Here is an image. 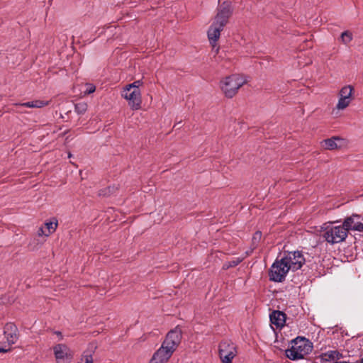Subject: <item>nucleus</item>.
<instances>
[{"mask_svg": "<svg viewBox=\"0 0 363 363\" xmlns=\"http://www.w3.org/2000/svg\"><path fill=\"white\" fill-rule=\"evenodd\" d=\"M4 333L9 345L15 344L18 339V328L12 323H9L4 326Z\"/></svg>", "mask_w": 363, "mask_h": 363, "instance_id": "nucleus-12", "label": "nucleus"}, {"mask_svg": "<svg viewBox=\"0 0 363 363\" xmlns=\"http://www.w3.org/2000/svg\"><path fill=\"white\" fill-rule=\"evenodd\" d=\"M354 89L352 85L342 86L337 94L338 101L332 111V114L337 116L339 111L345 110L354 99Z\"/></svg>", "mask_w": 363, "mask_h": 363, "instance_id": "nucleus-6", "label": "nucleus"}, {"mask_svg": "<svg viewBox=\"0 0 363 363\" xmlns=\"http://www.w3.org/2000/svg\"><path fill=\"white\" fill-rule=\"evenodd\" d=\"M55 357L57 363H65L72 358L69 348L62 344H58L53 348Z\"/></svg>", "mask_w": 363, "mask_h": 363, "instance_id": "nucleus-11", "label": "nucleus"}, {"mask_svg": "<svg viewBox=\"0 0 363 363\" xmlns=\"http://www.w3.org/2000/svg\"><path fill=\"white\" fill-rule=\"evenodd\" d=\"M218 354L222 363H233L238 354L236 345L229 340L222 341L219 345Z\"/></svg>", "mask_w": 363, "mask_h": 363, "instance_id": "nucleus-8", "label": "nucleus"}, {"mask_svg": "<svg viewBox=\"0 0 363 363\" xmlns=\"http://www.w3.org/2000/svg\"><path fill=\"white\" fill-rule=\"evenodd\" d=\"M79 363H93L92 352L86 351L82 355Z\"/></svg>", "mask_w": 363, "mask_h": 363, "instance_id": "nucleus-19", "label": "nucleus"}, {"mask_svg": "<svg viewBox=\"0 0 363 363\" xmlns=\"http://www.w3.org/2000/svg\"><path fill=\"white\" fill-rule=\"evenodd\" d=\"M246 82L247 79L244 76L233 74L221 80L220 86L225 96L232 98Z\"/></svg>", "mask_w": 363, "mask_h": 363, "instance_id": "nucleus-4", "label": "nucleus"}, {"mask_svg": "<svg viewBox=\"0 0 363 363\" xmlns=\"http://www.w3.org/2000/svg\"><path fill=\"white\" fill-rule=\"evenodd\" d=\"M57 222L50 221L45 223V225L39 228L38 230V235L39 236H48L51 233H54L57 228Z\"/></svg>", "mask_w": 363, "mask_h": 363, "instance_id": "nucleus-16", "label": "nucleus"}, {"mask_svg": "<svg viewBox=\"0 0 363 363\" xmlns=\"http://www.w3.org/2000/svg\"><path fill=\"white\" fill-rule=\"evenodd\" d=\"M10 350V347H0V352H7Z\"/></svg>", "mask_w": 363, "mask_h": 363, "instance_id": "nucleus-26", "label": "nucleus"}, {"mask_svg": "<svg viewBox=\"0 0 363 363\" xmlns=\"http://www.w3.org/2000/svg\"><path fill=\"white\" fill-rule=\"evenodd\" d=\"M311 351V346L305 338H296L290 349L286 350V357L291 360L303 359Z\"/></svg>", "mask_w": 363, "mask_h": 363, "instance_id": "nucleus-5", "label": "nucleus"}, {"mask_svg": "<svg viewBox=\"0 0 363 363\" xmlns=\"http://www.w3.org/2000/svg\"><path fill=\"white\" fill-rule=\"evenodd\" d=\"M320 357L323 362H328L340 359L342 357V354L337 350H328L322 353Z\"/></svg>", "mask_w": 363, "mask_h": 363, "instance_id": "nucleus-17", "label": "nucleus"}, {"mask_svg": "<svg viewBox=\"0 0 363 363\" xmlns=\"http://www.w3.org/2000/svg\"><path fill=\"white\" fill-rule=\"evenodd\" d=\"M352 40V34L350 32L346 30L341 34V40L344 44H348Z\"/></svg>", "mask_w": 363, "mask_h": 363, "instance_id": "nucleus-20", "label": "nucleus"}, {"mask_svg": "<svg viewBox=\"0 0 363 363\" xmlns=\"http://www.w3.org/2000/svg\"><path fill=\"white\" fill-rule=\"evenodd\" d=\"M343 226L347 228V231L350 230L362 231L363 224L359 221V216L357 215H352L347 218L343 222Z\"/></svg>", "mask_w": 363, "mask_h": 363, "instance_id": "nucleus-13", "label": "nucleus"}, {"mask_svg": "<svg viewBox=\"0 0 363 363\" xmlns=\"http://www.w3.org/2000/svg\"><path fill=\"white\" fill-rule=\"evenodd\" d=\"M143 84V82L141 80H137V81H135L132 84H129L128 85L125 86V87H128L129 89H139V86H141Z\"/></svg>", "mask_w": 363, "mask_h": 363, "instance_id": "nucleus-24", "label": "nucleus"}, {"mask_svg": "<svg viewBox=\"0 0 363 363\" xmlns=\"http://www.w3.org/2000/svg\"><path fill=\"white\" fill-rule=\"evenodd\" d=\"M270 321L272 325L277 329L281 328L286 322V315L284 313L279 311H273L269 315Z\"/></svg>", "mask_w": 363, "mask_h": 363, "instance_id": "nucleus-15", "label": "nucleus"}, {"mask_svg": "<svg viewBox=\"0 0 363 363\" xmlns=\"http://www.w3.org/2000/svg\"><path fill=\"white\" fill-rule=\"evenodd\" d=\"M121 96L128 101V105L133 110H138L141 108L142 97L140 89H133L124 87Z\"/></svg>", "mask_w": 363, "mask_h": 363, "instance_id": "nucleus-10", "label": "nucleus"}, {"mask_svg": "<svg viewBox=\"0 0 363 363\" xmlns=\"http://www.w3.org/2000/svg\"><path fill=\"white\" fill-rule=\"evenodd\" d=\"M281 258L289 269L292 271L301 269L306 261L303 254L299 251L284 252Z\"/></svg>", "mask_w": 363, "mask_h": 363, "instance_id": "nucleus-9", "label": "nucleus"}, {"mask_svg": "<svg viewBox=\"0 0 363 363\" xmlns=\"http://www.w3.org/2000/svg\"><path fill=\"white\" fill-rule=\"evenodd\" d=\"M87 109V105L85 103H79L75 105V111L78 114H83Z\"/></svg>", "mask_w": 363, "mask_h": 363, "instance_id": "nucleus-21", "label": "nucleus"}, {"mask_svg": "<svg viewBox=\"0 0 363 363\" xmlns=\"http://www.w3.org/2000/svg\"><path fill=\"white\" fill-rule=\"evenodd\" d=\"M289 269L282 258L277 259L271 266L269 277L271 281L281 282L285 279Z\"/></svg>", "mask_w": 363, "mask_h": 363, "instance_id": "nucleus-7", "label": "nucleus"}, {"mask_svg": "<svg viewBox=\"0 0 363 363\" xmlns=\"http://www.w3.org/2000/svg\"><path fill=\"white\" fill-rule=\"evenodd\" d=\"M85 88L86 89L84 91V94H92L96 90V87L94 84H86L85 85Z\"/></svg>", "mask_w": 363, "mask_h": 363, "instance_id": "nucleus-22", "label": "nucleus"}, {"mask_svg": "<svg viewBox=\"0 0 363 363\" xmlns=\"http://www.w3.org/2000/svg\"><path fill=\"white\" fill-rule=\"evenodd\" d=\"M68 157H72V155H71L70 153H69Z\"/></svg>", "mask_w": 363, "mask_h": 363, "instance_id": "nucleus-27", "label": "nucleus"}, {"mask_svg": "<svg viewBox=\"0 0 363 363\" xmlns=\"http://www.w3.org/2000/svg\"><path fill=\"white\" fill-rule=\"evenodd\" d=\"M344 145V140L338 137H333L329 139L324 140L321 142V146L329 150H333L342 147Z\"/></svg>", "mask_w": 363, "mask_h": 363, "instance_id": "nucleus-14", "label": "nucleus"}, {"mask_svg": "<svg viewBox=\"0 0 363 363\" xmlns=\"http://www.w3.org/2000/svg\"><path fill=\"white\" fill-rule=\"evenodd\" d=\"M361 362L363 363V358L362 359Z\"/></svg>", "mask_w": 363, "mask_h": 363, "instance_id": "nucleus-28", "label": "nucleus"}, {"mask_svg": "<svg viewBox=\"0 0 363 363\" xmlns=\"http://www.w3.org/2000/svg\"><path fill=\"white\" fill-rule=\"evenodd\" d=\"M48 104H49V101L35 100V101L23 103L21 104V106L28 107V108H42Z\"/></svg>", "mask_w": 363, "mask_h": 363, "instance_id": "nucleus-18", "label": "nucleus"}, {"mask_svg": "<svg viewBox=\"0 0 363 363\" xmlns=\"http://www.w3.org/2000/svg\"><path fill=\"white\" fill-rule=\"evenodd\" d=\"M241 262V259H233L232 261H230L228 262V263H225L223 266L224 268H229V267H235L237 266L240 262Z\"/></svg>", "mask_w": 363, "mask_h": 363, "instance_id": "nucleus-23", "label": "nucleus"}, {"mask_svg": "<svg viewBox=\"0 0 363 363\" xmlns=\"http://www.w3.org/2000/svg\"><path fill=\"white\" fill-rule=\"evenodd\" d=\"M261 235H262L261 232H259V231L256 232V233H255L254 236H253V240H259V239H260Z\"/></svg>", "mask_w": 363, "mask_h": 363, "instance_id": "nucleus-25", "label": "nucleus"}, {"mask_svg": "<svg viewBox=\"0 0 363 363\" xmlns=\"http://www.w3.org/2000/svg\"><path fill=\"white\" fill-rule=\"evenodd\" d=\"M182 340V330L175 328L169 331L161 347L154 353L150 363H167Z\"/></svg>", "mask_w": 363, "mask_h": 363, "instance_id": "nucleus-1", "label": "nucleus"}, {"mask_svg": "<svg viewBox=\"0 0 363 363\" xmlns=\"http://www.w3.org/2000/svg\"><path fill=\"white\" fill-rule=\"evenodd\" d=\"M322 236L330 244L343 242L347 237V228L342 225H334L333 223H325L321 227Z\"/></svg>", "mask_w": 363, "mask_h": 363, "instance_id": "nucleus-3", "label": "nucleus"}, {"mask_svg": "<svg viewBox=\"0 0 363 363\" xmlns=\"http://www.w3.org/2000/svg\"><path fill=\"white\" fill-rule=\"evenodd\" d=\"M231 13L230 3L224 2L220 6L218 13L208 30V38L213 48L216 47V42L220 38V31L228 23Z\"/></svg>", "mask_w": 363, "mask_h": 363, "instance_id": "nucleus-2", "label": "nucleus"}]
</instances>
